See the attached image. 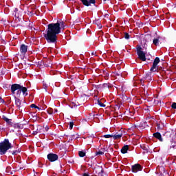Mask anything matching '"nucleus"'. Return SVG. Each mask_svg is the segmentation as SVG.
Returning <instances> with one entry per match:
<instances>
[{
    "instance_id": "nucleus-1",
    "label": "nucleus",
    "mask_w": 176,
    "mask_h": 176,
    "mask_svg": "<svg viewBox=\"0 0 176 176\" xmlns=\"http://www.w3.org/2000/svg\"><path fill=\"white\" fill-rule=\"evenodd\" d=\"M46 33L44 34V37L48 43H54L57 41V35L61 32V28H64V22L56 23H50L47 25Z\"/></svg>"
},
{
    "instance_id": "nucleus-2",
    "label": "nucleus",
    "mask_w": 176,
    "mask_h": 176,
    "mask_svg": "<svg viewBox=\"0 0 176 176\" xmlns=\"http://www.w3.org/2000/svg\"><path fill=\"white\" fill-rule=\"evenodd\" d=\"M11 91L14 98L20 97V96H21V92L25 97L28 96V94L27 93V88L19 84L12 85L11 86Z\"/></svg>"
},
{
    "instance_id": "nucleus-3",
    "label": "nucleus",
    "mask_w": 176,
    "mask_h": 176,
    "mask_svg": "<svg viewBox=\"0 0 176 176\" xmlns=\"http://www.w3.org/2000/svg\"><path fill=\"white\" fill-rule=\"evenodd\" d=\"M12 148L13 146L9 142V140L5 139L4 141L0 143V155H5L9 149H12Z\"/></svg>"
},
{
    "instance_id": "nucleus-4",
    "label": "nucleus",
    "mask_w": 176,
    "mask_h": 176,
    "mask_svg": "<svg viewBox=\"0 0 176 176\" xmlns=\"http://www.w3.org/2000/svg\"><path fill=\"white\" fill-rule=\"evenodd\" d=\"M160 63V58H159V57H156L153 63V66L150 69V71H151V72H156V71L159 69V67H157V64H159Z\"/></svg>"
},
{
    "instance_id": "nucleus-5",
    "label": "nucleus",
    "mask_w": 176,
    "mask_h": 176,
    "mask_svg": "<svg viewBox=\"0 0 176 176\" xmlns=\"http://www.w3.org/2000/svg\"><path fill=\"white\" fill-rule=\"evenodd\" d=\"M131 170L133 173H138V171H142V167L140 164H135L132 166Z\"/></svg>"
},
{
    "instance_id": "nucleus-6",
    "label": "nucleus",
    "mask_w": 176,
    "mask_h": 176,
    "mask_svg": "<svg viewBox=\"0 0 176 176\" xmlns=\"http://www.w3.org/2000/svg\"><path fill=\"white\" fill-rule=\"evenodd\" d=\"M47 159L50 162H56L58 159V155L56 154L50 153L47 155Z\"/></svg>"
},
{
    "instance_id": "nucleus-7",
    "label": "nucleus",
    "mask_w": 176,
    "mask_h": 176,
    "mask_svg": "<svg viewBox=\"0 0 176 176\" xmlns=\"http://www.w3.org/2000/svg\"><path fill=\"white\" fill-rule=\"evenodd\" d=\"M138 56H139V58L142 60V61H146V58L145 57V53L142 52L140 49L138 50Z\"/></svg>"
},
{
    "instance_id": "nucleus-8",
    "label": "nucleus",
    "mask_w": 176,
    "mask_h": 176,
    "mask_svg": "<svg viewBox=\"0 0 176 176\" xmlns=\"http://www.w3.org/2000/svg\"><path fill=\"white\" fill-rule=\"evenodd\" d=\"M85 6H90L91 3H96V0H80Z\"/></svg>"
},
{
    "instance_id": "nucleus-9",
    "label": "nucleus",
    "mask_w": 176,
    "mask_h": 176,
    "mask_svg": "<svg viewBox=\"0 0 176 176\" xmlns=\"http://www.w3.org/2000/svg\"><path fill=\"white\" fill-rule=\"evenodd\" d=\"M27 50H28V47H27V45L24 44L21 45L20 52L21 54L23 55L27 53Z\"/></svg>"
},
{
    "instance_id": "nucleus-10",
    "label": "nucleus",
    "mask_w": 176,
    "mask_h": 176,
    "mask_svg": "<svg viewBox=\"0 0 176 176\" xmlns=\"http://www.w3.org/2000/svg\"><path fill=\"white\" fill-rule=\"evenodd\" d=\"M153 137L155 138H157V140H159L161 142H163V138H162V135L159 132H156L153 133Z\"/></svg>"
},
{
    "instance_id": "nucleus-11",
    "label": "nucleus",
    "mask_w": 176,
    "mask_h": 176,
    "mask_svg": "<svg viewBox=\"0 0 176 176\" xmlns=\"http://www.w3.org/2000/svg\"><path fill=\"white\" fill-rule=\"evenodd\" d=\"M123 137V133H116L115 135H113V140H120Z\"/></svg>"
},
{
    "instance_id": "nucleus-12",
    "label": "nucleus",
    "mask_w": 176,
    "mask_h": 176,
    "mask_svg": "<svg viewBox=\"0 0 176 176\" xmlns=\"http://www.w3.org/2000/svg\"><path fill=\"white\" fill-rule=\"evenodd\" d=\"M50 115H53V113H57V109H49L47 111Z\"/></svg>"
},
{
    "instance_id": "nucleus-13",
    "label": "nucleus",
    "mask_w": 176,
    "mask_h": 176,
    "mask_svg": "<svg viewBox=\"0 0 176 176\" xmlns=\"http://www.w3.org/2000/svg\"><path fill=\"white\" fill-rule=\"evenodd\" d=\"M127 151H129V146L126 145L124 146L122 149H121V152L122 153H126L127 152Z\"/></svg>"
},
{
    "instance_id": "nucleus-14",
    "label": "nucleus",
    "mask_w": 176,
    "mask_h": 176,
    "mask_svg": "<svg viewBox=\"0 0 176 176\" xmlns=\"http://www.w3.org/2000/svg\"><path fill=\"white\" fill-rule=\"evenodd\" d=\"M15 103L17 107H20L21 105V102H20V99L18 98H15Z\"/></svg>"
},
{
    "instance_id": "nucleus-15",
    "label": "nucleus",
    "mask_w": 176,
    "mask_h": 176,
    "mask_svg": "<svg viewBox=\"0 0 176 176\" xmlns=\"http://www.w3.org/2000/svg\"><path fill=\"white\" fill-rule=\"evenodd\" d=\"M153 45H155V46H157V45H159V37H157V38H154L153 41Z\"/></svg>"
},
{
    "instance_id": "nucleus-16",
    "label": "nucleus",
    "mask_w": 176,
    "mask_h": 176,
    "mask_svg": "<svg viewBox=\"0 0 176 176\" xmlns=\"http://www.w3.org/2000/svg\"><path fill=\"white\" fill-rule=\"evenodd\" d=\"M78 155H79L80 157H85L86 156V153H85L83 151H79Z\"/></svg>"
},
{
    "instance_id": "nucleus-17",
    "label": "nucleus",
    "mask_w": 176,
    "mask_h": 176,
    "mask_svg": "<svg viewBox=\"0 0 176 176\" xmlns=\"http://www.w3.org/2000/svg\"><path fill=\"white\" fill-rule=\"evenodd\" d=\"M30 107H31V108H35V109H38V111H41V108H39L35 104H32Z\"/></svg>"
},
{
    "instance_id": "nucleus-18",
    "label": "nucleus",
    "mask_w": 176,
    "mask_h": 176,
    "mask_svg": "<svg viewBox=\"0 0 176 176\" xmlns=\"http://www.w3.org/2000/svg\"><path fill=\"white\" fill-rule=\"evenodd\" d=\"M175 135H176L175 131H172L171 133H170V137H172L173 140H174V138H175Z\"/></svg>"
},
{
    "instance_id": "nucleus-19",
    "label": "nucleus",
    "mask_w": 176,
    "mask_h": 176,
    "mask_svg": "<svg viewBox=\"0 0 176 176\" xmlns=\"http://www.w3.org/2000/svg\"><path fill=\"white\" fill-rule=\"evenodd\" d=\"M124 38H125V39H130V34L129 33H124Z\"/></svg>"
},
{
    "instance_id": "nucleus-20",
    "label": "nucleus",
    "mask_w": 176,
    "mask_h": 176,
    "mask_svg": "<svg viewBox=\"0 0 176 176\" xmlns=\"http://www.w3.org/2000/svg\"><path fill=\"white\" fill-rule=\"evenodd\" d=\"M103 137L104 138H112L113 137V135H104Z\"/></svg>"
},
{
    "instance_id": "nucleus-21",
    "label": "nucleus",
    "mask_w": 176,
    "mask_h": 176,
    "mask_svg": "<svg viewBox=\"0 0 176 176\" xmlns=\"http://www.w3.org/2000/svg\"><path fill=\"white\" fill-rule=\"evenodd\" d=\"M98 105H100V107H102L103 108H104L105 104H104L102 102H101L100 100L98 101Z\"/></svg>"
},
{
    "instance_id": "nucleus-22",
    "label": "nucleus",
    "mask_w": 176,
    "mask_h": 176,
    "mask_svg": "<svg viewBox=\"0 0 176 176\" xmlns=\"http://www.w3.org/2000/svg\"><path fill=\"white\" fill-rule=\"evenodd\" d=\"M3 120L7 122V123H10V120L9 118L4 117Z\"/></svg>"
},
{
    "instance_id": "nucleus-23",
    "label": "nucleus",
    "mask_w": 176,
    "mask_h": 176,
    "mask_svg": "<svg viewBox=\"0 0 176 176\" xmlns=\"http://www.w3.org/2000/svg\"><path fill=\"white\" fill-rule=\"evenodd\" d=\"M74 127V122H71L69 123V129L70 130H72V128Z\"/></svg>"
},
{
    "instance_id": "nucleus-24",
    "label": "nucleus",
    "mask_w": 176,
    "mask_h": 176,
    "mask_svg": "<svg viewBox=\"0 0 176 176\" xmlns=\"http://www.w3.org/2000/svg\"><path fill=\"white\" fill-rule=\"evenodd\" d=\"M171 107L173 109H176V102H173L171 105Z\"/></svg>"
},
{
    "instance_id": "nucleus-25",
    "label": "nucleus",
    "mask_w": 176,
    "mask_h": 176,
    "mask_svg": "<svg viewBox=\"0 0 176 176\" xmlns=\"http://www.w3.org/2000/svg\"><path fill=\"white\" fill-rule=\"evenodd\" d=\"M72 108H74V107H76L77 104L75 102H72L71 104Z\"/></svg>"
},
{
    "instance_id": "nucleus-26",
    "label": "nucleus",
    "mask_w": 176,
    "mask_h": 176,
    "mask_svg": "<svg viewBox=\"0 0 176 176\" xmlns=\"http://www.w3.org/2000/svg\"><path fill=\"white\" fill-rule=\"evenodd\" d=\"M96 155H104V152L102 151H98L96 153Z\"/></svg>"
},
{
    "instance_id": "nucleus-27",
    "label": "nucleus",
    "mask_w": 176,
    "mask_h": 176,
    "mask_svg": "<svg viewBox=\"0 0 176 176\" xmlns=\"http://www.w3.org/2000/svg\"><path fill=\"white\" fill-rule=\"evenodd\" d=\"M0 100H1V102H2V104H3L5 102V101L1 97H0Z\"/></svg>"
},
{
    "instance_id": "nucleus-28",
    "label": "nucleus",
    "mask_w": 176,
    "mask_h": 176,
    "mask_svg": "<svg viewBox=\"0 0 176 176\" xmlns=\"http://www.w3.org/2000/svg\"><path fill=\"white\" fill-rule=\"evenodd\" d=\"M10 170V167H8L7 168H6V172L7 173H9V170Z\"/></svg>"
},
{
    "instance_id": "nucleus-29",
    "label": "nucleus",
    "mask_w": 176,
    "mask_h": 176,
    "mask_svg": "<svg viewBox=\"0 0 176 176\" xmlns=\"http://www.w3.org/2000/svg\"><path fill=\"white\" fill-rule=\"evenodd\" d=\"M171 148H176V146L173 145V146H171Z\"/></svg>"
},
{
    "instance_id": "nucleus-30",
    "label": "nucleus",
    "mask_w": 176,
    "mask_h": 176,
    "mask_svg": "<svg viewBox=\"0 0 176 176\" xmlns=\"http://www.w3.org/2000/svg\"><path fill=\"white\" fill-rule=\"evenodd\" d=\"M16 17H19V15H17V13L15 14Z\"/></svg>"
},
{
    "instance_id": "nucleus-31",
    "label": "nucleus",
    "mask_w": 176,
    "mask_h": 176,
    "mask_svg": "<svg viewBox=\"0 0 176 176\" xmlns=\"http://www.w3.org/2000/svg\"><path fill=\"white\" fill-rule=\"evenodd\" d=\"M17 10H18L17 8H15L14 12H17Z\"/></svg>"
},
{
    "instance_id": "nucleus-32",
    "label": "nucleus",
    "mask_w": 176,
    "mask_h": 176,
    "mask_svg": "<svg viewBox=\"0 0 176 176\" xmlns=\"http://www.w3.org/2000/svg\"><path fill=\"white\" fill-rule=\"evenodd\" d=\"M92 55H94V52L92 53Z\"/></svg>"
},
{
    "instance_id": "nucleus-33",
    "label": "nucleus",
    "mask_w": 176,
    "mask_h": 176,
    "mask_svg": "<svg viewBox=\"0 0 176 176\" xmlns=\"http://www.w3.org/2000/svg\"><path fill=\"white\" fill-rule=\"evenodd\" d=\"M104 1H107V0H104Z\"/></svg>"
}]
</instances>
